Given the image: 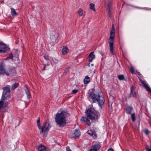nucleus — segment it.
Here are the masks:
<instances>
[{
  "instance_id": "obj_14",
  "label": "nucleus",
  "mask_w": 151,
  "mask_h": 151,
  "mask_svg": "<svg viewBox=\"0 0 151 151\" xmlns=\"http://www.w3.org/2000/svg\"><path fill=\"white\" fill-rule=\"evenodd\" d=\"M130 96L134 97H136L137 96V93L135 92L134 86H132L131 88Z\"/></svg>"
},
{
  "instance_id": "obj_19",
  "label": "nucleus",
  "mask_w": 151,
  "mask_h": 151,
  "mask_svg": "<svg viewBox=\"0 0 151 151\" xmlns=\"http://www.w3.org/2000/svg\"><path fill=\"white\" fill-rule=\"evenodd\" d=\"M90 80V78L88 76H86L84 80V84H87L89 82Z\"/></svg>"
},
{
  "instance_id": "obj_2",
  "label": "nucleus",
  "mask_w": 151,
  "mask_h": 151,
  "mask_svg": "<svg viewBox=\"0 0 151 151\" xmlns=\"http://www.w3.org/2000/svg\"><path fill=\"white\" fill-rule=\"evenodd\" d=\"M88 94L89 96L92 99L94 102H97L100 105H102L104 103L105 100L102 93L100 92L98 94L95 95L94 93L89 92Z\"/></svg>"
},
{
  "instance_id": "obj_4",
  "label": "nucleus",
  "mask_w": 151,
  "mask_h": 151,
  "mask_svg": "<svg viewBox=\"0 0 151 151\" xmlns=\"http://www.w3.org/2000/svg\"><path fill=\"white\" fill-rule=\"evenodd\" d=\"M86 113L87 117L92 120L97 119L100 116L98 113L95 112L94 109L91 106L86 110Z\"/></svg>"
},
{
  "instance_id": "obj_11",
  "label": "nucleus",
  "mask_w": 151,
  "mask_h": 151,
  "mask_svg": "<svg viewBox=\"0 0 151 151\" xmlns=\"http://www.w3.org/2000/svg\"><path fill=\"white\" fill-rule=\"evenodd\" d=\"M94 52H91L88 55V61L92 62L93 60L95 58V56L93 54Z\"/></svg>"
},
{
  "instance_id": "obj_31",
  "label": "nucleus",
  "mask_w": 151,
  "mask_h": 151,
  "mask_svg": "<svg viewBox=\"0 0 151 151\" xmlns=\"http://www.w3.org/2000/svg\"><path fill=\"white\" fill-rule=\"evenodd\" d=\"M78 91V90H75L74 89L73 90L71 94H75Z\"/></svg>"
},
{
  "instance_id": "obj_40",
  "label": "nucleus",
  "mask_w": 151,
  "mask_h": 151,
  "mask_svg": "<svg viewBox=\"0 0 151 151\" xmlns=\"http://www.w3.org/2000/svg\"><path fill=\"white\" fill-rule=\"evenodd\" d=\"M107 151H114V150L112 149L111 148L108 149Z\"/></svg>"
},
{
  "instance_id": "obj_10",
  "label": "nucleus",
  "mask_w": 151,
  "mask_h": 151,
  "mask_svg": "<svg viewBox=\"0 0 151 151\" xmlns=\"http://www.w3.org/2000/svg\"><path fill=\"white\" fill-rule=\"evenodd\" d=\"M87 133L92 136L94 138H96L97 137V135L96 132L91 130H88L87 132Z\"/></svg>"
},
{
  "instance_id": "obj_17",
  "label": "nucleus",
  "mask_w": 151,
  "mask_h": 151,
  "mask_svg": "<svg viewBox=\"0 0 151 151\" xmlns=\"http://www.w3.org/2000/svg\"><path fill=\"white\" fill-rule=\"evenodd\" d=\"M5 72L4 66L1 64H0V75L4 73Z\"/></svg>"
},
{
  "instance_id": "obj_24",
  "label": "nucleus",
  "mask_w": 151,
  "mask_h": 151,
  "mask_svg": "<svg viewBox=\"0 0 151 151\" xmlns=\"http://www.w3.org/2000/svg\"><path fill=\"white\" fill-rule=\"evenodd\" d=\"M90 8L91 9L93 10L94 12H95V5L92 3L90 4Z\"/></svg>"
},
{
  "instance_id": "obj_25",
  "label": "nucleus",
  "mask_w": 151,
  "mask_h": 151,
  "mask_svg": "<svg viewBox=\"0 0 151 151\" xmlns=\"http://www.w3.org/2000/svg\"><path fill=\"white\" fill-rule=\"evenodd\" d=\"M118 78L119 79L120 81L124 80V76L123 75H119L118 76Z\"/></svg>"
},
{
  "instance_id": "obj_6",
  "label": "nucleus",
  "mask_w": 151,
  "mask_h": 151,
  "mask_svg": "<svg viewBox=\"0 0 151 151\" xmlns=\"http://www.w3.org/2000/svg\"><path fill=\"white\" fill-rule=\"evenodd\" d=\"M10 88L9 86L4 87L3 88V92L1 98V100L4 101L6 100L7 99H8L10 98Z\"/></svg>"
},
{
  "instance_id": "obj_9",
  "label": "nucleus",
  "mask_w": 151,
  "mask_h": 151,
  "mask_svg": "<svg viewBox=\"0 0 151 151\" xmlns=\"http://www.w3.org/2000/svg\"><path fill=\"white\" fill-rule=\"evenodd\" d=\"M140 81L143 84V87L151 93V89L149 86L148 85L142 80H140Z\"/></svg>"
},
{
  "instance_id": "obj_44",
  "label": "nucleus",
  "mask_w": 151,
  "mask_h": 151,
  "mask_svg": "<svg viewBox=\"0 0 151 151\" xmlns=\"http://www.w3.org/2000/svg\"><path fill=\"white\" fill-rule=\"evenodd\" d=\"M150 125H151V122H150Z\"/></svg>"
},
{
  "instance_id": "obj_39",
  "label": "nucleus",
  "mask_w": 151,
  "mask_h": 151,
  "mask_svg": "<svg viewBox=\"0 0 151 151\" xmlns=\"http://www.w3.org/2000/svg\"><path fill=\"white\" fill-rule=\"evenodd\" d=\"M89 151H96L95 150H94L93 149V148H92L91 147V148L90 149Z\"/></svg>"
},
{
  "instance_id": "obj_12",
  "label": "nucleus",
  "mask_w": 151,
  "mask_h": 151,
  "mask_svg": "<svg viewBox=\"0 0 151 151\" xmlns=\"http://www.w3.org/2000/svg\"><path fill=\"white\" fill-rule=\"evenodd\" d=\"M80 135V131L77 129L75 130L73 134L72 135L73 137L75 138H78Z\"/></svg>"
},
{
  "instance_id": "obj_29",
  "label": "nucleus",
  "mask_w": 151,
  "mask_h": 151,
  "mask_svg": "<svg viewBox=\"0 0 151 151\" xmlns=\"http://www.w3.org/2000/svg\"><path fill=\"white\" fill-rule=\"evenodd\" d=\"M143 131L145 134L147 135H148L149 134V131L147 129H144L143 130Z\"/></svg>"
},
{
  "instance_id": "obj_3",
  "label": "nucleus",
  "mask_w": 151,
  "mask_h": 151,
  "mask_svg": "<svg viewBox=\"0 0 151 151\" xmlns=\"http://www.w3.org/2000/svg\"><path fill=\"white\" fill-rule=\"evenodd\" d=\"M37 122L38 128L41 130L40 132V134H41L42 133H44L45 136H47V132L50 127V124L48 122H46L44 123L43 125L41 128L40 126V117L38 118L37 120Z\"/></svg>"
},
{
  "instance_id": "obj_30",
  "label": "nucleus",
  "mask_w": 151,
  "mask_h": 151,
  "mask_svg": "<svg viewBox=\"0 0 151 151\" xmlns=\"http://www.w3.org/2000/svg\"><path fill=\"white\" fill-rule=\"evenodd\" d=\"M13 54L12 53H11L9 54V56L6 59H7L8 58H10L11 59H13Z\"/></svg>"
},
{
  "instance_id": "obj_1",
  "label": "nucleus",
  "mask_w": 151,
  "mask_h": 151,
  "mask_svg": "<svg viewBox=\"0 0 151 151\" xmlns=\"http://www.w3.org/2000/svg\"><path fill=\"white\" fill-rule=\"evenodd\" d=\"M55 121L60 127H64L66 123L65 114L62 112L57 113L55 117Z\"/></svg>"
},
{
  "instance_id": "obj_36",
  "label": "nucleus",
  "mask_w": 151,
  "mask_h": 151,
  "mask_svg": "<svg viewBox=\"0 0 151 151\" xmlns=\"http://www.w3.org/2000/svg\"><path fill=\"white\" fill-rule=\"evenodd\" d=\"M66 151H72V150L70 149L69 147H66Z\"/></svg>"
},
{
  "instance_id": "obj_34",
  "label": "nucleus",
  "mask_w": 151,
  "mask_h": 151,
  "mask_svg": "<svg viewBox=\"0 0 151 151\" xmlns=\"http://www.w3.org/2000/svg\"><path fill=\"white\" fill-rule=\"evenodd\" d=\"M44 57L45 58V59L47 60H49V58H48V56L47 55H44Z\"/></svg>"
},
{
  "instance_id": "obj_41",
  "label": "nucleus",
  "mask_w": 151,
  "mask_h": 151,
  "mask_svg": "<svg viewBox=\"0 0 151 151\" xmlns=\"http://www.w3.org/2000/svg\"><path fill=\"white\" fill-rule=\"evenodd\" d=\"M91 66H93V64H91Z\"/></svg>"
},
{
  "instance_id": "obj_42",
  "label": "nucleus",
  "mask_w": 151,
  "mask_h": 151,
  "mask_svg": "<svg viewBox=\"0 0 151 151\" xmlns=\"http://www.w3.org/2000/svg\"><path fill=\"white\" fill-rule=\"evenodd\" d=\"M138 74L139 75H140V73L139 72H138Z\"/></svg>"
},
{
  "instance_id": "obj_27",
  "label": "nucleus",
  "mask_w": 151,
  "mask_h": 151,
  "mask_svg": "<svg viewBox=\"0 0 151 151\" xmlns=\"http://www.w3.org/2000/svg\"><path fill=\"white\" fill-rule=\"evenodd\" d=\"M132 119L133 122H134L135 120V114L134 113L131 115Z\"/></svg>"
},
{
  "instance_id": "obj_16",
  "label": "nucleus",
  "mask_w": 151,
  "mask_h": 151,
  "mask_svg": "<svg viewBox=\"0 0 151 151\" xmlns=\"http://www.w3.org/2000/svg\"><path fill=\"white\" fill-rule=\"evenodd\" d=\"M69 52V50L68 48L65 46L63 47L62 52L63 55H65L67 54Z\"/></svg>"
},
{
  "instance_id": "obj_22",
  "label": "nucleus",
  "mask_w": 151,
  "mask_h": 151,
  "mask_svg": "<svg viewBox=\"0 0 151 151\" xmlns=\"http://www.w3.org/2000/svg\"><path fill=\"white\" fill-rule=\"evenodd\" d=\"M108 9V14L109 17H110V18L111 19H112V18L111 16V8H109Z\"/></svg>"
},
{
  "instance_id": "obj_26",
  "label": "nucleus",
  "mask_w": 151,
  "mask_h": 151,
  "mask_svg": "<svg viewBox=\"0 0 151 151\" xmlns=\"http://www.w3.org/2000/svg\"><path fill=\"white\" fill-rule=\"evenodd\" d=\"M78 13L80 16H81L83 14V10L81 9H79L78 11Z\"/></svg>"
},
{
  "instance_id": "obj_18",
  "label": "nucleus",
  "mask_w": 151,
  "mask_h": 151,
  "mask_svg": "<svg viewBox=\"0 0 151 151\" xmlns=\"http://www.w3.org/2000/svg\"><path fill=\"white\" fill-rule=\"evenodd\" d=\"M91 147L95 150L96 151H97V150L100 148V146L98 144L94 145L92 146Z\"/></svg>"
},
{
  "instance_id": "obj_35",
  "label": "nucleus",
  "mask_w": 151,
  "mask_h": 151,
  "mask_svg": "<svg viewBox=\"0 0 151 151\" xmlns=\"http://www.w3.org/2000/svg\"><path fill=\"white\" fill-rule=\"evenodd\" d=\"M134 7H135V8H137V9H145L144 8L141 7H138V6H135Z\"/></svg>"
},
{
  "instance_id": "obj_20",
  "label": "nucleus",
  "mask_w": 151,
  "mask_h": 151,
  "mask_svg": "<svg viewBox=\"0 0 151 151\" xmlns=\"http://www.w3.org/2000/svg\"><path fill=\"white\" fill-rule=\"evenodd\" d=\"M11 13L12 16H16L17 15L15 10L13 8L11 9Z\"/></svg>"
},
{
  "instance_id": "obj_38",
  "label": "nucleus",
  "mask_w": 151,
  "mask_h": 151,
  "mask_svg": "<svg viewBox=\"0 0 151 151\" xmlns=\"http://www.w3.org/2000/svg\"><path fill=\"white\" fill-rule=\"evenodd\" d=\"M69 68H67L65 70V72L67 73V72H68L69 70Z\"/></svg>"
},
{
  "instance_id": "obj_5",
  "label": "nucleus",
  "mask_w": 151,
  "mask_h": 151,
  "mask_svg": "<svg viewBox=\"0 0 151 151\" xmlns=\"http://www.w3.org/2000/svg\"><path fill=\"white\" fill-rule=\"evenodd\" d=\"M112 30L110 32V37L109 38V45L110 52L111 53L114 52L113 42L115 35V28L114 25L112 24L111 28Z\"/></svg>"
},
{
  "instance_id": "obj_13",
  "label": "nucleus",
  "mask_w": 151,
  "mask_h": 151,
  "mask_svg": "<svg viewBox=\"0 0 151 151\" xmlns=\"http://www.w3.org/2000/svg\"><path fill=\"white\" fill-rule=\"evenodd\" d=\"M37 149L38 151H47V147L42 145H39Z\"/></svg>"
},
{
  "instance_id": "obj_37",
  "label": "nucleus",
  "mask_w": 151,
  "mask_h": 151,
  "mask_svg": "<svg viewBox=\"0 0 151 151\" xmlns=\"http://www.w3.org/2000/svg\"><path fill=\"white\" fill-rule=\"evenodd\" d=\"M4 73H5L7 76H9V73L8 72L6 71H5V72Z\"/></svg>"
},
{
  "instance_id": "obj_23",
  "label": "nucleus",
  "mask_w": 151,
  "mask_h": 151,
  "mask_svg": "<svg viewBox=\"0 0 151 151\" xmlns=\"http://www.w3.org/2000/svg\"><path fill=\"white\" fill-rule=\"evenodd\" d=\"M25 93L27 95V97L28 99H29L30 97V95L29 93V91L27 88L25 89Z\"/></svg>"
},
{
  "instance_id": "obj_32",
  "label": "nucleus",
  "mask_w": 151,
  "mask_h": 151,
  "mask_svg": "<svg viewBox=\"0 0 151 151\" xmlns=\"http://www.w3.org/2000/svg\"><path fill=\"white\" fill-rule=\"evenodd\" d=\"M107 5H108V6L107 8H111V4L110 2L109 1H108V3Z\"/></svg>"
},
{
  "instance_id": "obj_28",
  "label": "nucleus",
  "mask_w": 151,
  "mask_h": 151,
  "mask_svg": "<svg viewBox=\"0 0 151 151\" xmlns=\"http://www.w3.org/2000/svg\"><path fill=\"white\" fill-rule=\"evenodd\" d=\"M130 70V72L132 73V74H135V72L134 70L132 67L131 66Z\"/></svg>"
},
{
  "instance_id": "obj_43",
  "label": "nucleus",
  "mask_w": 151,
  "mask_h": 151,
  "mask_svg": "<svg viewBox=\"0 0 151 151\" xmlns=\"http://www.w3.org/2000/svg\"><path fill=\"white\" fill-rule=\"evenodd\" d=\"M45 66H44V69H45Z\"/></svg>"
},
{
  "instance_id": "obj_21",
  "label": "nucleus",
  "mask_w": 151,
  "mask_h": 151,
  "mask_svg": "<svg viewBox=\"0 0 151 151\" xmlns=\"http://www.w3.org/2000/svg\"><path fill=\"white\" fill-rule=\"evenodd\" d=\"M19 85V84L18 83H15L13 84L12 86V89L14 90L16 88H17Z\"/></svg>"
},
{
  "instance_id": "obj_33",
  "label": "nucleus",
  "mask_w": 151,
  "mask_h": 151,
  "mask_svg": "<svg viewBox=\"0 0 151 151\" xmlns=\"http://www.w3.org/2000/svg\"><path fill=\"white\" fill-rule=\"evenodd\" d=\"M146 150L147 151H151V149L148 146H147L146 147Z\"/></svg>"
},
{
  "instance_id": "obj_7",
  "label": "nucleus",
  "mask_w": 151,
  "mask_h": 151,
  "mask_svg": "<svg viewBox=\"0 0 151 151\" xmlns=\"http://www.w3.org/2000/svg\"><path fill=\"white\" fill-rule=\"evenodd\" d=\"M7 47L6 44L1 42H0V52L5 53L6 52Z\"/></svg>"
},
{
  "instance_id": "obj_8",
  "label": "nucleus",
  "mask_w": 151,
  "mask_h": 151,
  "mask_svg": "<svg viewBox=\"0 0 151 151\" xmlns=\"http://www.w3.org/2000/svg\"><path fill=\"white\" fill-rule=\"evenodd\" d=\"M80 120L82 122H86V124L88 125V126H90L91 124V123L90 122L89 120L86 117L82 116Z\"/></svg>"
},
{
  "instance_id": "obj_15",
  "label": "nucleus",
  "mask_w": 151,
  "mask_h": 151,
  "mask_svg": "<svg viewBox=\"0 0 151 151\" xmlns=\"http://www.w3.org/2000/svg\"><path fill=\"white\" fill-rule=\"evenodd\" d=\"M133 110V108L130 106H127L125 108V110L127 113L129 114H131Z\"/></svg>"
}]
</instances>
